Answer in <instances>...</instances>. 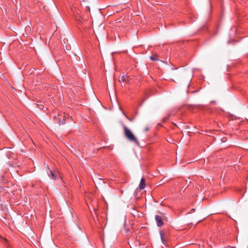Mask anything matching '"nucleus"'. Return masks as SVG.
I'll return each mask as SVG.
<instances>
[{"mask_svg":"<svg viewBox=\"0 0 248 248\" xmlns=\"http://www.w3.org/2000/svg\"><path fill=\"white\" fill-rule=\"evenodd\" d=\"M149 128L148 127H146L145 129V131H147L148 130Z\"/></svg>","mask_w":248,"mask_h":248,"instance_id":"nucleus-12","label":"nucleus"},{"mask_svg":"<svg viewBox=\"0 0 248 248\" xmlns=\"http://www.w3.org/2000/svg\"><path fill=\"white\" fill-rule=\"evenodd\" d=\"M155 220L156 222L157 226L158 227H161L164 225V222L162 217L159 215H155Z\"/></svg>","mask_w":248,"mask_h":248,"instance_id":"nucleus-3","label":"nucleus"},{"mask_svg":"<svg viewBox=\"0 0 248 248\" xmlns=\"http://www.w3.org/2000/svg\"><path fill=\"white\" fill-rule=\"evenodd\" d=\"M139 187L140 190H142L145 188L146 184H145V180L144 178H142L141 179Z\"/></svg>","mask_w":248,"mask_h":248,"instance_id":"nucleus-6","label":"nucleus"},{"mask_svg":"<svg viewBox=\"0 0 248 248\" xmlns=\"http://www.w3.org/2000/svg\"><path fill=\"white\" fill-rule=\"evenodd\" d=\"M123 114L124 115V116L126 117V118L127 120H128L130 121H133V119L130 118V117H129L124 111H123Z\"/></svg>","mask_w":248,"mask_h":248,"instance_id":"nucleus-10","label":"nucleus"},{"mask_svg":"<svg viewBox=\"0 0 248 248\" xmlns=\"http://www.w3.org/2000/svg\"><path fill=\"white\" fill-rule=\"evenodd\" d=\"M160 235H161V240L162 241H164V239H163V235L162 233H160Z\"/></svg>","mask_w":248,"mask_h":248,"instance_id":"nucleus-11","label":"nucleus"},{"mask_svg":"<svg viewBox=\"0 0 248 248\" xmlns=\"http://www.w3.org/2000/svg\"><path fill=\"white\" fill-rule=\"evenodd\" d=\"M53 119L57 120V123L61 125L62 124H64L66 122V117L65 114L64 112H60L57 114V116H54Z\"/></svg>","mask_w":248,"mask_h":248,"instance_id":"nucleus-2","label":"nucleus"},{"mask_svg":"<svg viewBox=\"0 0 248 248\" xmlns=\"http://www.w3.org/2000/svg\"><path fill=\"white\" fill-rule=\"evenodd\" d=\"M194 210H195V209H192V211H194Z\"/></svg>","mask_w":248,"mask_h":248,"instance_id":"nucleus-13","label":"nucleus"},{"mask_svg":"<svg viewBox=\"0 0 248 248\" xmlns=\"http://www.w3.org/2000/svg\"><path fill=\"white\" fill-rule=\"evenodd\" d=\"M129 77L127 75H122L119 78L120 82H128Z\"/></svg>","mask_w":248,"mask_h":248,"instance_id":"nucleus-5","label":"nucleus"},{"mask_svg":"<svg viewBox=\"0 0 248 248\" xmlns=\"http://www.w3.org/2000/svg\"><path fill=\"white\" fill-rule=\"evenodd\" d=\"M81 10L84 11L87 13V16H88L90 13V8L89 5H87L86 3H84V5L81 4Z\"/></svg>","mask_w":248,"mask_h":248,"instance_id":"nucleus-4","label":"nucleus"},{"mask_svg":"<svg viewBox=\"0 0 248 248\" xmlns=\"http://www.w3.org/2000/svg\"><path fill=\"white\" fill-rule=\"evenodd\" d=\"M170 114H169L167 116L164 117L162 120V122L165 123V122H167L168 120V119L170 117Z\"/></svg>","mask_w":248,"mask_h":248,"instance_id":"nucleus-9","label":"nucleus"},{"mask_svg":"<svg viewBox=\"0 0 248 248\" xmlns=\"http://www.w3.org/2000/svg\"><path fill=\"white\" fill-rule=\"evenodd\" d=\"M158 56L157 54H153L150 56V59L151 60L153 61H158Z\"/></svg>","mask_w":248,"mask_h":248,"instance_id":"nucleus-7","label":"nucleus"},{"mask_svg":"<svg viewBox=\"0 0 248 248\" xmlns=\"http://www.w3.org/2000/svg\"><path fill=\"white\" fill-rule=\"evenodd\" d=\"M49 171H50V174H48V176L54 180L56 179L57 177H56V175L55 174V173L52 171H51L50 170Z\"/></svg>","mask_w":248,"mask_h":248,"instance_id":"nucleus-8","label":"nucleus"},{"mask_svg":"<svg viewBox=\"0 0 248 248\" xmlns=\"http://www.w3.org/2000/svg\"><path fill=\"white\" fill-rule=\"evenodd\" d=\"M124 134L125 137L130 142L135 143L137 146L140 145V142L132 132L125 125H123Z\"/></svg>","mask_w":248,"mask_h":248,"instance_id":"nucleus-1","label":"nucleus"}]
</instances>
